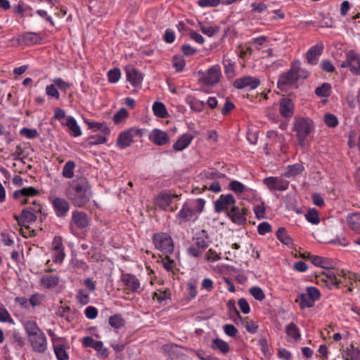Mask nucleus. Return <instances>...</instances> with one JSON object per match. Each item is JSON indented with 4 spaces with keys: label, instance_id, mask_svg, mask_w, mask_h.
Masks as SVG:
<instances>
[{
    "label": "nucleus",
    "instance_id": "obj_1",
    "mask_svg": "<svg viewBox=\"0 0 360 360\" xmlns=\"http://www.w3.org/2000/svg\"><path fill=\"white\" fill-rule=\"evenodd\" d=\"M91 188L86 178L81 177L75 181L68 191L67 196L77 207H84L90 200Z\"/></svg>",
    "mask_w": 360,
    "mask_h": 360
},
{
    "label": "nucleus",
    "instance_id": "obj_2",
    "mask_svg": "<svg viewBox=\"0 0 360 360\" xmlns=\"http://www.w3.org/2000/svg\"><path fill=\"white\" fill-rule=\"evenodd\" d=\"M24 327L32 349L39 353L45 352L47 349L46 338L36 322L27 321Z\"/></svg>",
    "mask_w": 360,
    "mask_h": 360
},
{
    "label": "nucleus",
    "instance_id": "obj_3",
    "mask_svg": "<svg viewBox=\"0 0 360 360\" xmlns=\"http://www.w3.org/2000/svg\"><path fill=\"white\" fill-rule=\"evenodd\" d=\"M314 128L311 120L306 117H295L293 129L296 132L299 144L301 146L305 145L306 138L313 131Z\"/></svg>",
    "mask_w": 360,
    "mask_h": 360
},
{
    "label": "nucleus",
    "instance_id": "obj_4",
    "mask_svg": "<svg viewBox=\"0 0 360 360\" xmlns=\"http://www.w3.org/2000/svg\"><path fill=\"white\" fill-rule=\"evenodd\" d=\"M337 274L342 277L346 276V274L342 270L340 273H335L333 269H326L319 275H316V283L325 284L330 289L333 287L338 288L341 281L337 278Z\"/></svg>",
    "mask_w": 360,
    "mask_h": 360
},
{
    "label": "nucleus",
    "instance_id": "obj_5",
    "mask_svg": "<svg viewBox=\"0 0 360 360\" xmlns=\"http://www.w3.org/2000/svg\"><path fill=\"white\" fill-rule=\"evenodd\" d=\"M153 241L155 248L164 255L172 254L174 251V243L171 236L166 233H155Z\"/></svg>",
    "mask_w": 360,
    "mask_h": 360
},
{
    "label": "nucleus",
    "instance_id": "obj_6",
    "mask_svg": "<svg viewBox=\"0 0 360 360\" xmlns=\"http://www.w3.org/2000/svg\"><path fill=\"white\" fill-rule=\"evenodd\" d=\"M300 69V63H293L291 68L279 77L278 87L283 89L287 86L295 84L300 77L299 74Z\"/></svg>",
    "mask_w": 360,
    "mask_h": 360
},
{
    "label": "nucleus",
    "instance_id": "obj_7",
    "mask_svg": "<svg viewBox=\"0 0 360 360\" xmlns=\"http://www.w3.org/2000/svg\"><path fill=\"white\" fill-rule=\"evenodd\" d=\"M283 176H269L263 179V184L271 191H284L288 188L289 181L284 179Z\"/></svg>",
    "mask_w": 360,
    "mask_h": 360
},
{
    "label": "nucleus",
    "instance_id": "obj_8",
    "mask_svg": "<svg viewBox=\"0 0 360 360\" xmlns=\"http://www.w3.org/2000/svg\"><path fill=\"white\" fill-rule=\"evenodd\" d=\"M221 77V69L219 65H213L206 72L202 73L200 80L207 86L217 84Z\"/></svg>",
    "mask_w": 360,
    "mask_h": 360
},
{
    "label": "nucleus",
    "instance_id": "obj_9",
    "mask_svg": "<svg viewBox=\"0 0 360 360\" xmlns=\"http://www.w3.org/2000/svg\"><path fill=\"white\" fill-rule=\"evenodd\" d=\"M142 131L139 129L131 128L122 131L117 139V146L120 148H125L130 146L134 136H141Z\"/></svg>",
    "mask_w": 360,
    "mask_h": 360
},
{
    "label": "nucleus",
    "instance_id": "obj_10",
    "mask_svg": "<svg viewBox=\"0 0 360 360\" xmlns=\"http://www.w3.org/2000/svg\"><path fill=\"white\" fill-rule=\"evenodd\" d=\"M340 67H348L353 74L360 75V55L354 51H348L346 60L341 63Z\"/></svg>",
    "mask_w": 360,
    "mask_h": 360
},
{
    "label": "nucleus",
    "instance_id": "obj_11",
    "mask_svg": "<svg viewBox=\"0 0 360 360\" xmlns=\"http://www.w3.org/2000/svg\"><path fill=\"white\" fill-rule=\"evenodd\" d=\"M89 219L86 214L80 211H74L72 214V219L70 223V229L74 233V227L84 229L89 226Z\"/></svg>",
    "mask_w": 360,
    "mask_h": 360
},
{
    "label": "nucleus",
    "instance_id": "obj_12",
    "mask_svg": "<svg viewBox=\"0 0 360 360\" xmlns=\"http://www.w3.org/2000/svg\"><path fill=\"white\" fill-rule=\"evenodd\" d=\"M236 205V200L231 194L221 195L214 202V210L217 212L228 211Z\"/></svg>",
    "mask_w": 360,
    "mask_h": 360
},
{
    "label": "nucleus",
    "instance_id": "obj_13",
    "mask_svg": "<svg viewBox=\"0 0 360 360\" xmlns=\"http://www.w3.org/2000/svg\"><path fill=\"white\" fill-rule=\"evenodd\" d=\"M52 205L57 217L64 218L70 210V204L64 198L56 197L52 200Z\"/></svg>",
    "mask_w": 360,
    "mask_h": 360
},
{
    "label": "nucleus",
    "instance_id": "obj_14",
    "mask_svg": "<svg viewBox=\"0 0 360 360\" xmlns=\"http://www.w3.org/2000/svg\"><path fill=\"white\" fill-rule=\"evenodd\" d=\"M259 83L260 82L259 79L246 76L236 79L234 81L233 86L236 89H239L246 87H250L251 89H254L259 86Z\"/></svg>",
    "mask_w": 360,
    "mask_h": 360
},
{
    "label": "nucleus",
    "instance_id": "obj_15",
    "mask_svg": "<svg viewBox=\"0 0 360 360\" xmlns=\"http://www.w3.org/2000/svg\"><path fill=\"white\" fill-rule=\"evenodd\" d=\"M228 216L231 221L238 224H243L246 221V210L234 206L231 210L228 211Z\"/></svg>",
    "mask_w": 360,
    "mask_h": 360
},
{
    "label": "nucleus",
    "instance_id": "obj_16",
    "mask_svg": "<svg viewBox=\"0 0 360 360\" xmlns=\"http://www.w3.org/2000/svg\"><path fill=\"white\" fill-rule=\"evenodd\" d=\"M127 79L133 86H139L143 81L142 74L132 66L126 67Z\"/></svg>",
    "mask_w": 360,
    "mask_h": 360
},
{
    "label": "nucleus",
    "instance_id": "obj_17",
    "mask_svg": "<svg viewBox=\"0 0 360 360\" xmlns=\"http://www.w3.org/2000/svg\"><path fill=\"white\" fill-rule=\"evenodd\" d=\"M279 111L283 117H290L294 113V103L292 99L284 97L280 100Z\"/></svg>",
    "mask_w": 360,
    "mask_h": 360
},
{
    "label": "nucleus",
    "instance_id": "obj_18",
    "mask_svg": "<svg viewBox=\"0 0 360 360\" xmlns=\"http://www.w3.org/2000/svg\"><path fill=\"white\" fill-rule=\"evenodd\" d=\"M323 49V44H317L313 46L307 52V62L311 65H316Z\"/></svg>",
    "mask_w": 360,
    "mask_h": 360
},
{
    "label": "nucleus",
    "instance_id": "obj_19",
    "mask_svg": "<svg viewBox=\"0 0 360 360\" xmlns=\"http://www.w3.org/2000/svg\"><path fill=\"white\" fill-rule=\"evenodd\" d=\"M122 281L126 287L132 292H138L140 289L139 280L132 274H126L122 277Z\"/></svg>",
    "mask_w": 360,
    "mask_h": 360
},
{
    "label": "nucleus",
    "instance_id": "obj_20",
    "mask_svg": "<svg viewBox=\"0 0 360 360\" xmlns=\"http://www.w3.org/2000/svg\"><path fill=\"white\" fill-rule=\"evenodd\" d=\"M177 217L183 221H195L198 218L195 213L190 208V206L186 202L184 204L181 210L178 213Z\"/></svg>",
    "mask_w": 360,
    "mask_h": 360
},
{
    "label": "nucleus",
    "instance_id": "obj_21",
    "mask_svg": "<svg viewBox=\"0 0 360 360\" xmlns=\"http://www.w3.org/2000/svg\"><path fill=\"white\" fill-rule=\"evenodd\" d=\"M176 195H172L167 193H162L155 199V205L162 210H166L171 204L172 198Z\"/></svg>",
    "mask_w": 360,
    "mask_h": 360
},
{
    "label": "nucleus",
    "instance_id": "obj_22",
    "mask_svg": "<svg viewBox=\"0 0 360 360\" xmlns=\"http://www.w3.org/2000/svg\"><path fill=\"white\" fill-rule=\"evenodd\" d=\"M59 276L49 274L43 275L40 278V284L46 289L56 288L59 283Z\"/></svg>",
    "mask_w": 360,
    "mask_h": 360
},
{
    "label": "nucleus",
    "instance_id": "obj_23",
    "mask_svg": "<svg viewBox=\"0 0 360 360\" xmlns=\"http://www.w3.org/2000/svg\"><path fill=\"white\" fill-rule=\"evenodd\" d=\"M151 140L158 146H162L167 143L169 138L165 131L155 129L153 130L150 135Z\"/></svg>",
    "mask_w": 360,
    "mask_h": 360
},
{
    "label": "nucleus",
    "instance_id": "obj_24",
    "mask_svg": "<svg viewBox=\"0 0 360 360\" xmlns=\"http://www.w3.org/2000/svg\"><path fill=\"white\" fill-rule=\"evenodd\" d=\"M193 139V136L191 134H184L174 143L173 148L176 151H181L185 149Z\"/></svg>",
    "mask_w": 360,
    "mask_h": 360
},
{
    "label": "nucleus",
    "instance_id": "obj_25",
    "mask_svg": "<svg viewBox=\"0 0 360 360\" xmlns=\"http://www.w3.org/2000/svg\"><path fill=\"white\" fill-rule=\"evenodd\" d=\"M347 222L351 229L360 233V213H352L347 215Z\"/></svg>",
    "mask_w": 360,
    "mask_h": 360
},
{
    "label": "nucleus",
    "instance_id": "obj_26",
    "mask_svg": "<svg viewBox=\"0 0 360 360\" xmlns=\"http://www.w3.org/2000/svg\"><path fill=\"white\" fill-rule=\"evenodd\" d=\"M39 194V191L34 187L23 188L14 192L13 197L15 199H20L24 197L35 196Z\"/></svg>",
    "mask_w": 360,
    "mask_h": 360
},
{
    "label": "nucleus",
    "instance_id": "obj_27",
    "mask_svg": "<svg viewBox=\"0 0 360 360\" xmlns=\"http://www.w3.org/2000/svg\"><path fill=\"white\" fill-rule=\"evenodd\" d=\"M342 357L345 360H360V350L350 345L342 353Z\"/></svg>",
    "mask_w": 360,
    "mask_h": 360
},
{
    "label": "nucleus",
    "instance_id": "obj_28",
    "mask_svg": "<svg viewBox=\"0 0 360 360\" xmlns=\"http://www.w3.org/2000/svg\"><path fill=\"white\" fill-rule=\"evenodd\" d=\"M304 170V167L301 164H295L289 165L286 172L283 174V176L287 178L294 177L301 174Z\"/></svg>",
    "mask_w": 360,
    "mask_h": 360
},
{
    "label": "nucleus",
    "instance_id": "obj_29",
    "mask_svg": "<svg viewBox=\"0 0 360 360\" xmlns=\"http://www.w3.org/2000/svg\"><path fill=\"white\" fill-rule=\"evenodd\" d=\"M162 349L171 358L177 357L180 354V347L175 344L165 345Z\"/></svg>",
    "mask_w": 360,
    "mask_h": 360
},
{
    "label": "nucleus",
    "instance_id": "obj_30",
    "mask_svg": "<svg viewBox=\"0 0 360 360\" xmlns=\"http://www.w3.org/2000/svg\"><path fill=\"white\" fill-rule=\"evenodd\" d=\"M186 202L188 204L190 208L193 210L196 215L197 214L202 212L205 203V200L202 198L189 200L186 201Z\"/></svg>",
    "mask_w": 360,
    "mask_h": 360
},
{
    "label": "nucleus",
    "instance_id": "obj_31",
    "mask_svg": "<svg viewBox=\"0 0 360 360\" xmlns=\"http://www.w3.org/2000/svg\"><path fill=\"white\" fill-rule=\"evenodd\" d=\"M295 302L299 304L301 309L311 307L314 306L313 300L306 294L302 293L295 300Z\"/></svg>",
    "mask_w": 360,
    "mask_h": 360
},
{
    "label": "nucleus",
    "instance_id": "obj_32",
    "mask_svg": "<svg viewBox=\"0 0 360 360\" xmlns=\"http://www.w3.org/2000/svg\"><path fill=\"white\" fill-rule=\"evenodd\" d=\"M37 220V216L30 209H23L21 215V221L23 223V226L27 227L26 224L34 222Z\"/></svg>",
    "mask_w": 360,
    "mask_h": 360
},
{
    "label": "nucleus",
    "instance_id": "obj_33",
    "mask_svg": "<svg viewBox=\"0 0 360 360\" xmlns=\"http://www.w3.org/2000/svg\"><path fill=\"white\" fill-rule=\"evenodd\" d=\"M66 125L69 130L71 131V134L74 136H79L82 134V131L79 126L77 124L76 120L72 117H68L67 118Z\"/></svg>",
    "mask_w": 360,
    "mask_h": 360
},
{
    "label": "nucleus",
    "instance_id": "obj_34",
    "mask_svg": "<svg viewBox=\"0 0 360 360\" xmlns=\"http://www.w3.org/2000/svg\"><path fill=\"white\" fill-rule=\"evenodd\" d=\"M227 307L229 311L230 318L236 323H238V321H242V317L240 315L239 311L237 310L234 302L229 300L227 303Z\"/></svg>",
    "mask_w": 360,
    "mask_h": 360
},
{
    "label": "nucleus",
    "instance_id": "obj_35",
    "mask_svg": "<svg viewBox=\"0 0 360 360\" xmlns=\"http://www.w3.org/2000/svg\"><path fill=\"white\" fill-rule=\"evenodd\" d=\"M85 122L89 126L90 129H92L94 131H101L103 132L105 135H108L110 134V131L109 128L107 127L105 123L103 122H90L88 120H86Z\"/></svg>",
    "mask_w": 360,
    "mask_h": 360
},
{
    "label": "nucleus",
    "instance_id": "obj_36",
    "mask_svg": "<svg viewBox=\"0 0 360 360\" xmlns=\"http://www.w3.org/2000/svg\"><path fill=\"white\" fill-rule=\"evenodd\" d=\"M153 110L154 114L158 117L165 118L168 116L165 105L162 103L155 102L153 105Z\"/></svg>",
    "mask_w": 360,
    "mask_h": 360
},
{
    "label": "nucleus",
    "instance_id": "obj_37",
    "mask_svg": "<svg viewBox=\"0 0 360 360\" xmlns=\"http://www.w3.org/2000/svg\"><path fill=\"white\" fill-rule=\"evenodd\" d=\"M276 237L282 243L286 245L292 244L291 238L288 235L285 229L283 227H281L277 230Z\"/></svg>",
    "mask_w": 360,
    "mask_h": 360
},
{
    "label": "nucleus",
    "instance_id": "obj_38",
    "mask_svg": "<svg viewBox=\"0 0 360 360\" xmlns=\"http://www.w3.org/2000/svg\"><path fill=\"white\" fill-rule=\"evenodd\" d=\"M285 332L288 336L291 337L296 341L300 338L299 328L294 323H290L286 326Z\"/></svg>",
    "mask_w": 360,
    "mask_h": 360
},
{
    "label": "nucleus",
    "instance_id": "obj_39",
    "mask_svg": "<svg viewBox=\"0 0 360 360\" xmlns=\"http://www.w3.org/2000/svg\"><path fill=\"white\" fill-rule=\"evenodd\" d=\"M212 348L214 349H218L223 354H226L229 351V346L228 343L221 339L216 338L212 341Z\"/></svg>",
    "mask_w": 360,
    "mask_h": 360
},
{
    "label": "nucleus",
    "instance_id": "obj_40",
    "mask_svg": "<svg viewBox=\"0 0 360 360\" xmlns=\"http://www.w3.org/2000/svg\"><path fill=\"white\" fill-rule=\"evenodd\" d=\"M75 168V163L72 161H68L63 169V176L68 179H71L74 176V170Z\"/></svg>",
    "mask_w": 360,
    "mask_h": 360
},
{
    "label": "nucleus",
    "instance_id": "obj_41",
    "mask_svg": "<svg viewBox=\"0 0 360 360\" xmlns=\"http://www.w3.org/2000/svg\"><path fill=\"white\" fill-rule=\"evenodd\" d=\"M223 64L224 66V72L228 77L232 78L235 75L234 63L225 56L223 59Z\"/></svg>",
    "mask_w": 360,
    "mask_h": 360
},
{
    "label": "nucleus",
    "instance_id": "obj_42",
    "mask_svg": "<svg viewBox=\"0 0 360 360\" xmlns=\"http://www.w3.org/2000/svg\"><path fill=\"white\" fill-rule=\"evenodd\" d=\"M109 324L115 328H120L124 326L125 321L121 315L115 314L109 318Z\"/></svg>",
    "mask_w": 360,
    "mask_h": 360
},
{
    "label": "nucleus",
    "instance_id": "obj_43",
    "mask_svg": "<svg viewBox=\"0 0 360 360\" xmlns=\"http://www.w3.org/2000/svg\"><path fill=\"white\" fill-rule=\"evenodd\" d=\"M330 85L328 83H323L321 86L316 89L315 93L321 97H327L330 93Z\"/></svg>",
    "mask_w": 360,
    "mask_h": 360
},
{
    "label": "nucleus",
    "instance_id": "obj_44",
    "mask_svg": "<svg viewBox=\"0 0 360 360\" xmlns=\"http://www.w3.org/2000/svg\"><path fill=\"white\" fill-rule=\"evenodd\" d=\"M22 39L26 44H37L40 40V37L37 33L27 32L22 36Z\"/></svg>",
    "mask_w": 360,
    "mask_h": 360
},
{
    "label": "nucleus",
    "instance_id": "obj_45",
    "mask_svg": "<svg viewBox=\"0 0 360 360\" xmlns=\"http://www.w3.org/2000/svg\"><path fill=\"white\" fill-rule=\"evenodd\" d=\"M54 352L58 360H67L68 355L62 345H56L54 347Z\"/></svg>",
    "mask_w": 360,
    "mask_h": 360
},
{
    "label": "nucleus",
    "instance_id": "obj_46",
    "mask_svg": "<svg viewBox=\"0 0 360 360\" xmlns=\"http://www.w3.org/2000/svg\"><path fill=\"white\" fill-rule=\"evenodd\" d=\"M250 293L251 295L259 301H262L264 299L265 295L263 290L259 287H252L250 289Z\"/></svg>",
    "mask_w": 360,
    "mask_h": 360
},
{
    "label": "nucleus",
    "instance_id": "obj_47",
    "mask_svg": "<svg viewBox=\"0 0 360 360\" xmlns=\"http://www.w3.org/2000/svg\"><path fill=\"white\" fill-rule=\"evenodd\" d=\"M245 329L250 333H255L257 330V325L253 321H249L247 318L245 319H242V321H240Z\"/></svg>",
    "mask_w": 360,
    "mask_h": 360
},
{
    "label": "nucleus",
    "instance_id": "obj_48",
    "mask_svg": "<svg viewBox=\"0 0 360 360\" xmlns=\"http://www.w3.org/2000/svg\"><path fill=\"white\" fill-rule=\"evenodd\" d=\"M324 122L329 127H335L338 124V120L333 114L327 113L324 116Z\"/></svg>",
    "mask_w": 360,
    "mask_h": 360
},
{
    "label": "nucleus",
    "instance_id": "obj_49",
    "mask_svg": "<svg viewBox=\"0 0 360 360\" xmlns=\"http://www.w3.org/2000/svg\"><path fill=\"white\" fill-rule=\"evenodd\" d=\"M229 188L236 193H242L246 189L245 186L238 181H231L229 183Z\"/></svg>",
    "mask_w": 360,
    "mask_h": 360
},
{
    "label": "nucleus",
    "instance_id": "obj_50",
    "mask_svg": "<svg viewBox=\"0 0 360 360\" xmlns=\"http://www.w3.org/2000/svg\"><path fill=\"white\" fill-rule=\"evenodd\" d=\"M128 112L124 108H121L116 114L114 115L113 121L118 124L122 122L128 117Z\"/></svg>",
    "mask_w": 360,
    "mask_h": 360
},
{
    "label": "nucleus",
    "instance_id": "obj_51",
    "mask_svg": "<svg viewBox=\"0 0 360 360\" xmlns=\"http://www.w3.org/2000/svg\"><path fill=\"white\" fill-rule=\"evenodd\" d=\"M307 220L313 224H317L319 222V214L316 210H311L305 214Z\"/></svg>",
    "mask_w": 360,
    "mask_h": 360
},
{
    "label": "nucleus",
    "instance_id": "obj_52",
    "mask_svg": "<svg viewBox=\"0 0 360 360\" xmlns=\"http://www.w3.org/2000/svg\"><path fill=\"white\" fill-rule=\"evenodd\" d=\"M120 70L118 68H114L108 72V81L112 83L117 82L120 79Z\"/></svg>",
    "mask_w": 360,
    "mask_h": 360
},
{
    "label": "nucleus",
    "instance_id": "obj_53",
    "mask_svg": "<svg viewBox=\"0 0 360 360\" xmlns=\"http://www.w3.org/2000/svg\"><path fill=\"white\" fill-rule=\"evenodd\" d=\"M252 12L262 13L267 9V6L262 2H254L250 5Z\"/></svg>",
    "mask_w": 360,
    "mask_h": 360
},
{
    "label": "nucleus",
    "instance_id": "obj_54",
    "mask_svg": "<svg viewBox=\"0 0 360 360\" xmlns=\"http://www.w3.org/2000/svg\"><path fill=\"white\" fill-rule=\"evenodd\" d=\"M20 134L27 139H34L38 136V132L35 129H29L24 127L20 129Z\"/></svg>",
    "mask_w": 360,
    "mask_h": 360
},
{
    "label": "nucleus",
    "instance_id": "obj_55",
    "mask_svg": "<svg viewBox=\"0 0 360 360\" xmlns=\"http://www.w3.org/2000/svg\"><path fill=\"white\" fill-rule=\"evenodd\" d=\"M173 66L178 72L182 71L185 66V61L182 56H176L173 58Z\"/></svg>",
    "mask_w": 360,
    "mask_h": 360
},
{
    "label": "nucleus",
    "instance_id": "obj_56",
    "mask_svg": "<svg viewBox=\"0 0 360 360\" xmlns=\"http://www.w3.org/2000/svg\"><path fill=\"white\" fill-rule=\"evenodd\" d=\"M307 295L313 300L314 303V301L320 298L321 295L319 290L314 287H308L307 288Z\"/></svg>",
    "mask_w": 360,
    "mask_h": 360
},
{
    "label": "nucleus",
    "instance_id": "obj_57",
    "mask_svg": "<svg viewBox=\"0 0 360 360\" xmlns=\"http://www.w3.org/2000/svg\"><path fill=\"white\" fill-rule=\"evenodd\" d=\"M77 299L82 304H86L89 302V295L84 290H79L77 294Z\"/></svg>",
    "mask_w": 360,
    "mask_h": 360
},
{
    "label": "nucleus",
    "instance_id": "obj_58",
    "mask_svg": "<svg viewBox=\"0 0 360 360\" xmlns=\"http://www.w3.org/2000/svg\"><path fill=\"white\" fill-rule=\"evenodd\" d=\"M205 103L204 101H200L196 99L189 101L191 108L197 112H200L205 106Z\"/></svg>",
    "mask_w": 360,
    "mask_h": 360
},
{
    "label": "nucleus",
    "instance_id": "obj_59",
    "mask_svg": "<svg viewBox=\"0 0 360 360\" xmlns=\"http://www.w3.org/2000/svg\"><path fill=\"white\" fill-rule=\"evenodd\" d=\"M53 84L56 86V87H58L62 91H65L70 86V84L66 82H65L61 78H56L53 80Z\"/></svg>",
    "mask_w": 360,
    "mask_h": 360
},
{
    "label": "nucleus",
    "instance_id": "obj_60",
    "mask_svg": "<svg viewBox=\"0 0 360 360\" xmlns=\"http://www.w3.org/2000/svg\"><path fill=\"white\" fill-rule=\"evenodd\" d=\"M220 1L221 0H199L198 4L200 7H216Z\"/></svg>",
    "mask_w": 360,
    "mask_h": 360
},
{
    "label": "nucleus",
    "instance_id": "obj_61",
    "mask_svg": "<svg viewBox=\"0 0 360 360\" xmlns=\"http://www.w3.org/2000/svg\"><path fill=\"white\" fill-rule=\"evenodd\" d=\"M46 93L49 96L56 98V99L59 98L60 95L58 91L57 90L56 86L53 84L46 86Z\"/></svg>",
    "mask_w": 360,
    "mask_h": 360
},
{
    "label": "nucleus",
    "instance_id": "obj_62",
    "mask_svg": "<svg viewBox=\"0 0 360 360\" xmlns=\"http://www.w3.org/2000/svg\"><path fill=\"white\" fill-rule=\"evenodd\" d=\"M254 212L257 219H264L265 217V207L263 202L255 206Z\"/></svg>",
    "mask_w": 360,
    "mask_h": 360
},
{
    "label": "nucleus",
    "instance_id": "obj_63",
    "mask_svg": "<svg viewBox=\"0 0 360 360\" xmlns=\"http://www.w3.org/2000/svg\"><path fill=\"white\" fill-rule=\"evenodd\" d=\"M257 230L260 235H264L271 231V226L268 222L264 221L258 225Z\"/></svg>",
    "mask_w": 360,
    "mask_h": 360
},
{
    "label": "nucleus",
    "instance_id": "obj_64",
    "mask_svg": "<svg viewBox=\"0 0 360 360\" xmlns=\"http://www.w3.org/2000/svg\"><path fill=\"white\" fill-rule=\"evenodd\" d=\"M221 257L220 255L218 254L217 252L213 250L212 249H210L206 255V259L207 261L210 262H213L215 261H217L220 259Z\"/></svg>",
    "mask_w": 360,
    "mask_h": 360
}]
</instances>
